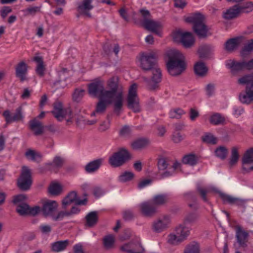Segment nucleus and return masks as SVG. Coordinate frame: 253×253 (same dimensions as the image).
I'll use <instances>...</instances> for the list:
<instances>
[{
	"label": "nucleus",
	"instance_id": "nucleus-10",
	"mask_svg": "<svg viewBox=\"0 0 253 253\" xmlns=\"http://www.w3.org/2000/svg\"><path fill=\"white\" fill-rule=\"evenodd\" d=\"M130 158L129 152L126 149H122L110 157L109 163L111 166L117 167L122 165Z\"/></svg>",
	"mask_w": 253,
	"mask_h": 253
},
{
	"label": "nucleus",
	"instance_id": "nucleus-19",
	"mask_svg": "<svg viewBox=\"0 0 253 253\" xmlns=\"http://www.w3.org/2000/svg\"><path fill=\"white\" fill-rule=\"evenodd\" d=\"M22 107L20 106L18 107L15 111V114L13 116H11L10 112L9 110H5L3 112L2 115L5 118V120L7 123H10L13 122L22 120L23 116L22 115Z\"/></svg>",
	"mask_w": 253,
	"mask_h": 253
},
{
	"label": "nucleus",
	"instance_id": "nucleus-18",
	"mask_svg": "<svg viewBox=\"0 0 253 253\" xmlns=\"http://www.w3.org/2000/svg\"><path fill=\"white\" fill-rule=\"evenodd\" d=\"M104 88L103 82L95 81L90 84L88 86V91L89 95L92 97H99Z\"/></svg>",
	"mask_w": 253,
	"mask_h": 253
},
{
	"label": "nucleus",
	"instance_id": "nucleus-46",
	"mask_svg": "<svg viewBox=\"0 0 253 253\" xmlns=\"http://www.w3.org/2000/svg\"><path fill=\"white\" fill-rule=\"evenodd\" d=\"M239 158L238 148L236 147H234L231 150V156L229 162L230 166H232L235 165L237 163Z\"/></svg>",
	"mask_w": 253,
	"mask_h": 253
},
{
	"label": "nucleus",
	"instance_id": "nucleus-62",
	"mask_svg": "<svg viewBox=\"0 0 253 253\" xmlns=\"http://www.w3.org/2000/svg\"><path fill=\"white\" fill-rule=\"evenodd\" d=\"M169 164L165 159L162 158L159 159L158 163V167L160 170H165L168 168Z\"/></svg>",
	"mask_w": 253,
	"mask_h": 253
},
{
	"label": "nucleus",
	"instance_id": "nucleus-54",
	"mask_svg": "<svg viewBox=\"0 0 253 253\" xmlns=\"http://www.w3.org/2000/svg\"><path fill=\"white\" fill-rule=\"evenodd\" d=\"M182 242L179 236L175 233L170 234L168 237V242L170 244H177Z\"/></svg>",
	"mask_w": 253,
	"mask_h": 253
},
{
	"label": "nucleus",
	"instance_id": "nucleus-51",
	"mask_svg": "<svg viewBox=\"0 0 253 253\" xmlns=\"http://www.w3.org/2000/svg\"><path fill=\"white\" fill-rule=\"evenodd\" d=\"M227 149L224 147H219L215 151V155L222 160L226 158L227 155Z\"/></svg>",
	"mask_w": 253,
	"mask_h": 253
},
{
	"label": "nucleus",
	"instance_id": "nucleus-17",
	"mask_svg": "<svg viewBox=\"0 0 253 253\" xmlns=\"http://www.w3.org/2000/svg\"><path fill=\"white\" fill-rule=\"evenodd\" d=\"M144 27L148 31H150L156 34L161 36L163 25L159 21H155L154 20H146L143 21Z\"/></svg>",
	"mask_w": 253,
	"mask_h": 253
},
{
	"label": "nucleus",
	"instance_id": "nucleus-63",
	"mask_svg": "<svg viewBox=\"0 0 253 253\" xmlns=\"http://www.w3.org/2000/svg\"><path fill=\"white\" fill-rule=\"evenodd\" d=\"M39 229L43 234H48L51 231V227L48 224H41L39 227Z\"/></svg>",
	"mask_w": 253,
	"mask_h": 253
},
{
	"label": "nucleus",
	"instance_id": "nucleus-9",
	"mask_svg": "<svg viewBox=\"0 0 253 253\" xmlns=\"http://www.w3.org/2000/svg\"><path fill=\"white\" fill-rule=\"evenodd\" d=\"M173 39L175 42H181L186 48L192 46L195 42L194 38L191 33L182 32L180 30L173 33Z\"/></svg>",
	"mask_w": 253,
	"mask_h": 253
},
{
	"label": "nucleus",
	"instance_id": "nucleus-34",
	"mask_svg": "<svg viewBox=\"0 0 253 253\" xmlns=\"http://www.w3.org/2000/svg\"><path fill=\"white\" fill-rule=\"evenodd\" d=\"M209 121L212 125H219L224 123L225 118L220 114L215 113L210 116Z\"/></svg>",
	"mask_w": 253,
	"mask_h": 253
},
{
	"label": "nucleus",
	"instance_id": "nucleus-43",
	"mask_svg": "<svg viewBox=\"0 0 253 253\" xmlns=\"http://www.w3.org/2000/svg\"><path fill=\"white\" fill-rule=\"evenodd\" d=\"M152 71L153 76L152 80L155 83H159L162 80V72L161 69L157 66L151 69Z\"/></svg>",
	"mask_w": 253,
	"mask_h": 253
},
{
	"label": "nucleus",
	"instance_id": "nucleus-15",
	"mask_svg": "<svg viewBox=\"0 0 253 253\" xmlns=\"http://www.w3.org/2000/svg\"><path fill=\"white\" fill-rule=\"evenodd\" d=\"M235 229L237 243L241 247H246L249 237V232L245 230L243 228L239 225H236L235 226Z\"/></svg>",
	"mask_w": 253,
	"mask_h": 253
},
{
	"label": "nucleus",
	"instance_id": "nucleus-12",
	"mask_svg": "<svg viewBox=\"0 0 253 253\" xmlns=\"http://www.w3.org/2000/svg\"><path fill=\"white\" fill-rule=\"evenodd\" d=\"M86 199L83 200L80 199L76 192H70L62 201V207L64 209H66L68 206L72 203H75L78 205H84L86 204Z\"/></svg>",
	"mask_w": 253,
	"mask_h": 253
},
{
	"label": "nucleus",
	"instance_id": "nucleus-56",
	"mask_svg": "<svg viewBox=\"0 0 253 253\" xmlns=\"http://www.w3.org/2000/svg\"><path fill=\"white\" fill-rule=\"evenodd\" d=\"M185 113L183 110L180 108H177L171 110L169 112V117L171 118H176L179 119L181 116Z\"/></svg>",
	"mask_w": 253,
	"mask_h": 253
},
{
	"label": "nucleus",
	"instance_id": "nucleus-28",
	"mask_svg": "<svg viewBox=\"0 0 253 253\" xmlns=\"http://www.w3.org/2000/svg\"><path fill=\"white\" fill-rule=\"evenodd\" d=\"M175 231L182 241L185 240L190 234V229L184 223L176 227Z\"/></svg>",
	"mask_w": 253,
	"mask_h": 253
},
{
	"label": "nucleus",
	"instance_id": "nucleus-41",
	"mask_svg": "<svg viewBox=\"0 0 253 253\" xmlns=\"http://www.w3.org/2000/svg\"><path fill=\"white\" fill-rule=\"evenodd\" d=\"M108 105L109 104L108 103L105 102L101 99H99V101L96 104L95 110L92 113L91 116H94L95 113H103Z\"/></svg>",
	"mask_w": 253,
	"mask_h": 253
},
{
	"label": "nucleus",
	"instance_id": "nucleus-55",
	"mask_svg": "<svg viewBox=\"0 0 253 253\" xmlns=\"http://www.w3.org/2000/svg\"><path fill=\"white\" fill-rule=\"evenodd\" d=\"M41 9L40 6H33L29 7L25 9L22 10L24 13L25 16H28L29 15H34L35 14L40 11Z\"/></svg>",
	"mask_w": 253,
	"mask_h": 253
},
{
	"label": "nucleus",
	"instance_id": "nucleus-25",
	"mask_svg": "<svg viewBox=\"0 0 253 253\" xmlns=\"http://www.w3.org/2000/svg\"><path fill=\"white\" fill-rule=\"evenodd\" d=\"M16 76L20 79L21 81H24L26 79V74L27 73V65L23 61L19 63L15 69Z\"/></svg>",
	"mask_w": 253,
	"mask_h": 253
},
{
	"label": "nucleus",
	"instance_id": "nucleus-48",
	"mask_svg": "<svg viewBox=\"0 0 253 253\" xmlns=\"http://www.w3.org/2000/svg\"><path fill=\"white\" fill-rule=\"evenodd\" d=\"M182 162L185 164L195 165L197 162V159L195 155L189 154L183 157Z\"/></svg>",
	"mask_w": 253,
	"mask_h": 253
},
{
	"label": "nucleus",
	"instance_id": "nucleus-26",
	"mask_svg": "<svg viewBox=\"0 0 253 253\" xmlns=\"http://www.w3.org/2000/svg\"><path fill=\"white\" fill-rule=\"evenodd\" d=\"M71 244L72 243L68 240L55 242L51 244V250L54 252H61L65 250L67 247Z\"/></svg>",
	"mask_w": 253,
	"mask_h": 253
},
{
	"label": "nucleus",
	"instance_id": "nucleus-47",
	"mask_svg": "<svg viewBox=\"0 0 253 253\" xmlns=\"http://www.w3.org/2000/svg\"><path fill=\"white\" fill-rule=\"evenodd\" d=\"M115 242L114 237L112 235L105 236L103 239L104 247L106 249H109L113 247Z\"/></svg>",
	"mask_w": 253,
	"mask_h": 253
},
{
	"label": "nucleus",
	"instance_id": "nucleus-24",
	"mask_svg": "<svg viewBox=\"0 0 253 253\" xmlns=\"http://www.w3.org/2000/svg\"><path fill=\"white\" fill-rule=\"evenodd\" d=\"M220 196L224 203H227L230 204H235L239 206H243L246 203V201L244 200L235 198L225 194L221 193Z\"/></svg>",
	"mask_w": 253,
	"mask_h": 253
},
{
	"label": "nucleus",
	"instance_id": "nucleus-20",
	"mask_svg": "<svg viewBox=\"0 0 253 253\" xmlns=\"http://www.w3.org/2000/svg\"><path fill=\"white\" fill-rule=\"evenodd\" d=\"M93 0H83L78 4L77 10L80 14L85 15L88 17H91L89 11L93 8L92 4Z\"/></svg>",
	"mask_w": 253,
	"mask_h": 253
},
{
	"label": "nucleus",
	"instance_id": "nucleus-44",
	"mask_svg": "<svg viewBox=\"0 0 253 253\" xmlns=\"http://www.w3.org/2000/svg\"><path fill=\"white\" fill-rule=\"evenodd\" d=\"M80 212V209L77 206H74L70 211H62V213L59 214V216L62 217V220H63L65 217L78 214Z\"/></svg>",
	"mask_w": 253,
	"mask_h": 253
},
{
	"label": "nucleus",
	"instance_id": "nucleus-64",
	"mask_svg": "<svg viewBox=\"0 0 253 253\" xmlns=\"http://www.w3.org/2000/svg\"><path fill=\"white\" fill-rule=\"evenodd\" d=\"M63 164V160L62 158L56 156L53 159L52 165L54 167L56 168H60L62 167Z\"/></svg>",
	"mask_w": 253,
	"mask_h": 253
},
{
	"label": "nucleus",
	"instance_id": "nucleus-21",
	"mask_svg": "<svg viewBox=\"0 0 253 253\" xmlns=\"http://www.w3.org/2000/svg\"><path fill=\"white\" fill-rule=\"evenodd\" d=\"M142 213L147 216H150L157 212V207L152 200L143 203L139 206Z\"/></svg>",
	"mask_w": 253,
	"mask_h": 253
},
{
	"label": "nucleus",
	"instance_id": "nucleus-29",
	"mask_svg": "<svg viewBox=\"0 0 253 253\" xmlns=\"http://www.w3.org/2000/svg\"><path fill=\"white\" fill-rule=\"evenodd\" d=\"M57 73L60 80L56 81L55 83V84L58 85V84H61L60 87L64 88L67 85V84L65 83V80L69 76L68 70L66 68H63L58 70Z\"/></svg>",
	"mask_w": 253,
	"mask_h": 253
},
{
	"label": "nucleus",
	"instance_id": "nucleus-57",
	"mask_svg": "<svg viewBox=\"0 0 253 253\" xmlns=\"http://www.w3.org/2000/svg\"><path fill=\"white\" fill-rule=\"evenodd\" d=\"M29 207L25 203L18 205L16 211L20 215L27 214Z\"/></svg>",
	"mask_w": 253,
	"mask_h": 253
},
{
	"label": "nucleus",
	"instance_id": "nucleus-53",
	"mask_svg": "<svg viewBox=\"0 0 253 253\" xmlns=\"http://www.w3.org/2000/svg\"><path fill=\"white\" fill-rule=\"evenodd\" d=\"M204 142L209 144H215L217 142V139L212 134L206 133L202 137Z\"/></svg>",
	"mask_w": 253,
	"mask_h": 253
},
{
	"label": "nucleus",
	"instance_id": "nucleus-37",
	"mask_svg": "<svg viewBox=\"0 0 253 253\" xmlns=\"http://www.w3.org/2000/svg\"><path fill=\"white\" fill-rule=\"evenodd\" d=\"M149 142L146 139H139L131 143V147L133 149L139 150L146 147Z\"/></svg>",
	"mask_w": 253,
	"mask_h": 253
},
{
	"label": "nucleus",
	"instance_id": "nucleus-1",
	"mask_svg": "<svg viewBox=\"0 0 253 253\" xmlns=\"http://www.w3.org/2000/svg\"><path fill=\"white\" fill-rule=\"evenodd\" d=\"M169 60L167 63V67L169 74L173 76L181 74L186 68L184 57L178 50L172 49L167 53Z\"/></svg>",
	"mask_w": 253,
	"mask_h": 253
},
{
	"label": "nucleus",
	"instance_id": "nucleus-39",
	"mask_svg": "<svg viewBox=\"0 0 253 253\" xmlns=\"http://www.w3.org/2000/svg\"><path fill=\"white\" fill-rule=\"evenodd\" d=\"M168 196L166 194L158 195L153 197L151 200L155 205L157 207L166 203L168 200Z\"/></svg>",
	"mask_w": 253,
	"mask_h": 253
},
{
	"label": "nucleus",
	"instance_id": "nucleus-14",
	"mask_svg": "<svg viewBox=\"0 0 253 253\" xmlns=\"http://www.w3.org/2000/svg\"><path fill=\"white\" fill-rule=\"evenodd\" d=\"M242 169L245 172L253 171V148L248 150L242 158Z\"/></svg>",
	"mask_w": 253,
	"mask_h": 253
},
{
	"label": "nucleus",
	"instance_id": "nucleus-13",
	"mask_svg": "<svg viewBox=\"0 0 253 253\" xmlns=\"http://www.w3.org/2000/svg\"><path fill=\"white\" fill-rule=\"evenodd\" d=\"M226 66L230 69L233 75L239 72L247 70L246 62L245 61H238L235 60H228L226 62Z\"/></svg>",
	"mask_w": 253,
	"mask_h": 253
},
{
	"label": "nucleus",
	"instance_id": "nucleus-23",
	"mask_svg": "<svg viewBox=\"0 0 253 253\" xmlns=\"http://www.w3.org/2000/svg\"><path fill=\"white\" fill-rule=\"evenodd\" d=\"M245 41L243 37H237L228 40L225 44V48L228 51H232Z\"/></svg>",
	"mask_w": 253,
	"mask_h": 253
},
{
	"label": "nucleus",
	"instance_id": "nucleus-11",
	"mask_svg": "<svg viewBox=\"0 0 253 253\" xmlns=\"http://www.w3.org/2000/svg\"><path fill=\"white\" fill-rule=\"evenodd\" d=\"M31 171L26 167H23L20 178L18 181L19 187L24 190L28 189L32 184Z\"/></svg>",
	"mask_w": 253,
	"mask_h": 253
},
{
	"label": "nucleus",
	"instance_id": "nucleus-5",
	"mask_svg": "<svg viewBox=\"0 0 253 253\" xmlns=\"http://www.w3.org/2000/svg\"><path fill=\"white\" fill-rule=\"evenodd\" d=\"M58 207V205L55 201L46 200L42 202V212L46 217H51L54 221H60L62 217L59 216L62 211L56 212Z\"/></svg>",
	"mask_w": 253,
	"mask_h": 253
},
{
	"label": "nucleus",
	"instance_id": "nucleus-3",
	"mask_svg": "<svg viewBox=\"0 0 253 253\" xmlns=\"http://www.w3.org/2000/svg\"><path fill=\"white\" fill-rule=\"evenodd\" d=\"M238 83L240 84H247L246 92L239 95L240 101L243 104H250L253 100V74L239 78Z\"/></svg>",
	"mask_w": 253,
	"mask_h": 253
},
{
	"label": "nucleus",
	"instance_id": "nucleus-33",
	"mask_svg": "<svg viewBox=\"0 0 253 253\" xmlns=\"http://www.w3.org/2000/svg\"><path fill=\"white\" fill-rule=\"evenodd\" d=\"M212 48L207 45L201 46L198 51L199 56L201 58H205L208 57L212 52Z\"/></svg>",
	"mask_w": 253,
	"mask_h": 253
},
{
	"label": "nucleus",
	"instance_id": "nucleus-4",
	"mask_svg": "<svg viewBox=\"0 0 253 253\" xmlns=\"http://www.w3.org/2000/svg\"><path fill=\"white\" fill-rule=\"evenodd\" d=\"M158 56V51L152 50L140 54L138 59L140 67L143 70L148 71L156 67V60Z\"/></svg>",
	"mask_w": 253,
	"mask_h": 253
},
{
	"label": "nucleus",
	"instance_id": "nucleus-22",
	"mask_svg": "<svg viewBox=\"0 0 253 253\" xmlns=\"http://www.w3.org/2000/svg\"><path fill=\"white\" fill-rule=\"evenodd\" d=\"M121 250L127 253H141L142 246L139 241L125 244L121 248Z\"/></svg>",
	"mask_w": 253,
	"mask_h": 253
},
{
	"label": "nucleus",
	"instance_id": "nucleus-45",
	"mask_svg": "<svg viewBox=\"0 0 253 253\" xmlns=\"http://www.w3.org/2000/svg\"><path fill=\"white\" fill-rule=\"evenodd\" d=\"M253 50V39H252L248 41L246 43L242 48L241 54L242 56H245L246 55L250 54Z\"/></svg>",
	"mask_w": 253,
	"mask_h": 253
},
{
	"label": "nucleus",
	"instance_id": "nucleus-35",
	"mask_svg": "<svg viewBox=\"0 0 253 253\" xmlns=\"http://www.w3.org/2000/svg\"><path fill=\"white\" fill-rule=\"evenodd\" d=\"M194 71L196 75L203 76L206 74L208 68L203 62H198L194 66Z\"/></svg>",
	"mask_w": 253,
	"mask_h": 253
},
{
	"label": "nucleus",
	"instance_id": "nucleus-7",
	"mask_svg": "<svg viewBox=\"0 0 253 253\" xmlns=\"http://www.w3.org/2000/svg\"><path fill=\"white\" fill-rule=\"evenodd\" d=\"M187 21L193 24V30L199 37H205L208 29L204 24V17L200 13H196L187 18Z\"/></svg>",
	"mask_w": 253,
	"mask_h": 253
},
{
	"label": "nucleus",
	"instance_id": "nucleus-6",
	"mask_svg": "<svg viewBox=\"0 0 253 253\" xmlns=\"http://www.w3.org/2000/svg\"><path fill=\"white\" fill-rule=\"evenodd\" d=\"M52 113L58 121H62L66 119L67 122L72 123L74 115L70 108H63V104L60 102H56L53 105Z\"/></svg>",
	"mask_w": 253,
	"mask_h": 253
},
{
	"label": "nucleus",
	"instance_id": "nucleus-60",
	"mask_svg": "<svg viewBox=\"0 0 253 253\" xmlns=\"http://www.w3.org/2000/svg\"><path fill=\"white\" fill-rule=\"evenodd\" d=\"M26 199V196L23 194H20L15 196L13 197V203L15 204L20 205L23 204L24 201Z\"/></svg>",
	"mask_w": 253,
	"mask_h": 253
},
{
	"label": "nucleus",
	"instance_id": "nucleus-38",
	"mask_svg": "<svg viewBox=\"0 0 253 253\" xmlns=\"http://www.w3.org/2000/svg\"><path fill=\"white\" fill-rule=\"evenodd\" d=\"M200 245L196 242L189 244L185 248L184 253H200Z\"/></svg>",
	"mask_w": 253,
	"mask_h": 253
},
{
	"label": "nucleus",
	"instance_id": "nucleus-49",
	"mask_svg": "<svg viewBox=\"0 0 253 253\" xmlns=\"http://www.w3.org/2000/svg\"><path fill=\"white\" fill-rule=\"evenodd\" d=\"M238 9L240 13H249L253 10V3L248 2L241 5H238Z\"/></svg>",
	"mask_w": 253,
	"mask_h": 253
},
{
	"label": "nucleus",
	"instance_id": "nucleus-58",
	"mask_svg": "<svg viewBox=\"0 0 253 253\" xmlns=\"http://www.w3.org/2000/svg\"><path fill=\"white\" fill-rule=\"evenodd\" d=\"M85 91L82 89H76L73 95V98L74 101H80L84 94Z\"/></svg>",
	"mask_w": 253,
	"mask_h": 253
},
{
	"label": "nucleus",
	"instance_id": "nucleus-8",
	"mask_svg": "<svg viewBox=\"0 0 253 253\" xmlns=\"http://www.w3.org/2000/svg\"><path fill=\"white\" fill-rule=\"evenodd\" d=\"M137 85L132 84L129 87L127 97V106L134 112L140 111L139 99L137 93Z\"/></svg>",
	"mask_w": 253,
	"mask_h": 253
},
{
	"label": "nucleus",
	"instance_id": "nucleus-59",
	"mask_svg": "<svg viewBox=\"0 0 253 253\" xmlns=\"http://www.w3.org/2000/svg\"><path fill=\"white\" fill-rule=\"evenodd\" d=\"M198 216L196 213H190L184 219V223H192L197 221Z\"/></svg>",
	"mask_w": 253,
	"mask_h": 253
},
{
	"label": "nucleus",
	"instance_id": "nucleus-52",
	"mask_svg": "<svg viewBox=\"0 0 253 253\" xmlns=\"http://www.w3.org/2000/svg\"><path fill=\"white\" fill-rule=\"evenodd\" d=\"M134 176V174L130 171H125L119 176V180L122 182H125L131 180Z\"/></svg>",
	"mask_w": 253,
	"mask_h": 253
},
{
	"label": "nucleus",
	"instance_id": "nucleus-27",
	"mask_svg": "<svg viewBox=\"0 0 253 253\" xmlns=\"http://www.w3.org/2000/svg\"><path fill=\"white\" fill-rule=\"evenodd\" d=\"M33 60L37 63L36 69L37 74L40 77H43L45 70L43 58L42 56L36 55L34 57Z\"/></svg>",
	"mask_w": 253,
	"mask_h": 253
},
{
	"label": "nucleus",
	"instance_id": "nucleus-42",
	"mask_svg": "<svg viewBox=\"0 0 253 253\" xmlns=\"http://www.w3.org/2000/svg\"><path fill=\"white\" fill-rule=\"evenodd\" d=\"M86 224L88 226H92L95 225L97 221V213L95 211H92L89 213L85 217Z\"/></svg>",
	"mask_w": 253,
	"mask_h": 253
},
{
	"label": "nucleus",
	"instance_id": "nucleus-16",
	"mask_svg": "<svg viewBox=\"0 0 253 253\" xmlns=\"http://www.w3.org/2000/svg\"><path fill=\"white\" fill-rule=\"evenodd\" d=\"M170 222L169 217L164 215L153 222L152 229L155 232L160 233L168 227Z\"/></svg>",
	"mask_w": 253,
	"mask_h": 253
},
{
	"label": "nucleus",
	"instance_id": "nucleus-40",
	"mask_svg": "<svg viewBox=\"0 0 253 253\" xmlns=\"http://www.w3.org/2000/svg\"><path fill=\"white\" fill-rule=\"evenodd\" d=\"M62 189V186L59 183L57 182H52L50 184L48 188V191L51 195H57L61 192Z\"/></svg>",
	"mask_w": 253,
	"mask_h": 253
},
{
	"label": "nucleus",
	"instance_id": "nucleus-31",
	"mask_svg": "<svg viewBox=\"0 0 253 253\" xmlns=\"http://www.w3.org/2000/svg\"><path fill=\"white\" fill-rule=\"evenodd\" d=\"M240 13L238 5H235L224 13L223 17L226 19H231L237 17Z\"/></svg>",
	"mask_w": 253,
	"mask_h": 253
},
{
	"label": "nucleus",
	"instance_id": "nucleus-30",
	"mask_svg": "<svg viewBox=\"0 0 253 253\" xmlns=\"http://www.w3.org/2000/svg\"><path fill=\"white\" fill-rule=\"evenodd\" d=\"M30 128L34 131L36 135L41 134L43 132V128L42 124L36 118L30 121Z\"/></svg>",
	"mask_w": 253,
	"mask_h": 253
},
{
	"label": "nucleus",
	"instance_id": "nucleus-50",
	"mask_svg": "<svg viewBox=\"0 0 253 253\" xmlns=\"http://www.w3.org/2000/svg\"><path fill=\"white\" fill-rule=\"evenodd\" d=\"M107 86L110 88L111 90H114V91L115 92H118V81L117 79L113 77L111 79H110L107 83Z\"/></svg>",
	"mask_w": 253,
	"mask_h": 253
},
{
	"label": "nucleus",
	"instance_id": "nucleus-2",
	"mask_svg": "<svg viewBox=\"0 0 253 253\" xmlns=\"http://www.w3.org/2000/svg\"><path fill=\"white\" fill-rule=\"evenodd\" d=\"M99 99L104 101L108 104L114 103V112L119 115L123 104V94L122 91L115 92L110 89L104 88Z\"/></svg>",
	"mask_w": 253,
	"mask_h": 253
},
{
	"label": "nucleus",
	"instance_id": "nucleus-61",
	"mask_svg": "<svg viewBox=\"0 0 253 253\" xmlns=\"http://www.w3.org/2000/svg\"><path fill=\"white\" fill-rule=\"evenodd\" d=\"M176 130L173 132V135H172V140L175 143H178L180 142L183 139V137L179 132L177 131V129H179L177 126H176Z\"/></svg>",
	"mask_w": 253,
	"mask_h": 253
},
{
	"label": "nucleus",
	"instance_id": "nucleus-36",
	"mask_svg": "<svg viewBox=\"0 0 253 253\" xmlns=\"http://www.w3.org/2000/svg\"><path fill=\"white\" fill-rule=\"evenodd\" d=\"M25 156L28 160L32 161H40L42 158V156L39 153L31 149H29L26 152Z\"/></svg>",
	"mask_w": 253,
	"mask_h": 253
},
{
	"label": "nucleus",
	"instance_id": "nucleus-32",
	"mask_svg": "<svg viewBox=\"0 0 253 253\" xmlns=\"http://www.w3.org/2000/svg\"><path fill=\"white\" fill-rule=\"evenodd\" d=\"M102 162V159H97L89 163L85 167V170L89 173L94 172L99 169Z\"/></svg>",
	"mask_w": 253,
	"mask_h": 253
}]
</instances>
